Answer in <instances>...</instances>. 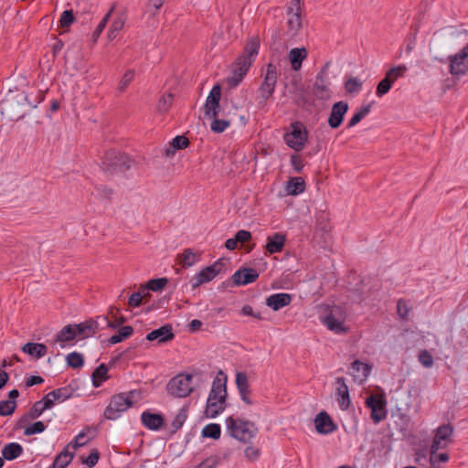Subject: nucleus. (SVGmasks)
<instances>
[{
  "label": "nucleus",
  "instance_id": "f257e3e1",
  "mask_svg": "<svg viewBox=\"0 0 468 468\" xmlns=\"http://www.w3.org/2000/svg\"><path fill=\"white\" fill-rule=\"evenodd\" d=\"M227 377L220 370L212 383L208 394L205 414L207 418L214 419L227 407Z\"/></svg>",
  "mask_w": 468,
  "mask_h": 468
},
{
  "label": "nucleus",
  "instance_id": "f03ea898",
  "mask_svg": "<svg viewBox=\"0 0 468 468\" xmlns=\"http://www.w3.org/2000/svg\"><path fill=\"white\" fill-rule=\"evenodd\" d=\"M30 107H35L27 101V96L23 91L8 90L0 101V110L2 114H5L11 120H19L23 118Z\"/></svg>",
  "mask_w": 468,
  "mask_h": 468
},
{
  "label": "nucleus",
  "instance_id": "7ed1b4c3",
  "mask_svg": "<svg viewBox=\"0 0 468 468\" xmlns=\"http://www.w3.org/2000/svg\"><path fill=\"white\" fill-rule=\"evenodd\" d=\"M136 395H138L136 390L113 395L105 409L104 418L111 420L118 419L122 412L127 410L133 405V399Z\"/></svg>",
  "mask_w": 468,
  "mask_h": 468
},
{
  "label": "nucleus",
  "instance_id": "20e7f679",
  "mask_svg": "<svg viewBox=\"0 0 468 468\" xmlns=\"http://www.w3.org/2000/svg\"><path fill=\"white\" fill-rule=\"evenodd\" d=\"M229 434L243 442H249L257 433L258 428L251 421L229 417L226 420Z\"/></svg>",
  "mask_w": 468,
  "mask_h": 468
},
{
  "label": "nucleus",
  "instance_id": "39448f33",
  "mask_svg": "<svg viewBox=\"0 0 468 468\" xmlns=\"http://www.w3.org/2000/svg\"><path fill=\"white\" fill-rule=\"evenodd\" d=\"M283 138L290 148L299 152L307 142L308 132L301 122H294L291 123L290 131L284 133Z\"/></svg>",
  "mask_w": 468,
  "mask_h": 468
},
{
  "label": "nucleus",
  "instance_id": "423d86ee",
  "mask_svg": "<svg viewBox=\"0 0 468 468\" xmlns=\"http://www.w3.org/2000/svg\"><path fill=\"white\" fill-rule=\"evenodd\" d=\"M226 264L225 260L219 259L213 264L202 269L194 278H192V288L196 289L201 284L212 281L218 274L226 270Z\"/></svg>",
  "mask_w": 468,
  "mask_h": 468
},
{
  "label": "nucleus",
  "instance_id": "0eeeda50",
  "mask_svg": "<svg viewBox=\"0 0 468 468\" xmlns=\"http://www.w3.org/2000/svg\"><path fill=\"white\" fill-rule=\"evenodd\" d=\"M260 44L259 36L252 37L246 44L243 53L237 58L234 66L248 71L255 57L258 55Z\"/></svg>",
  "mask_w": 468,
  "mask_h": 468
},
{
  "label": "nucleus",
  "instance_id": "6e6552de",
  "mask_svg": "<svg viewBox=\"0 0 468 468\" xmlns=\"http://www.w3.org/2000/svg\"><path fill=\"white\" fill-rule=\"evenodd\" d=\"M192 378V375L182 374L173 378L167 385L169 393L177 398L187 397L193 391L191 386Z\"/></svg>",
  "mask_w": 468,
  "mask_h": 468
},
{
  "label": "nucleus",
  "instance_id": "1a4fd4ad",
  "mask_svg": "<svg viewBox=\"0 0 468 468\" xmlns=\"http://www.w3.org/2000/svg\"><path fill=\"white\" fill-rule=\"evenodd\" d=\"M101 165L105 171L122 170L129 167L127 157L115 149H109L104 152Z\"/></svg>",
  "mask_w": 468,
  "mask_h": 468
},
{
  "label": "nucleus",
  "instance_id": "9d476101",
  "mask_svg": "<svg viewBox=\"0 0 468 468\" xmlns=\"http://www.w3.org/2000/svg\"><path fill=\"white\" fill-rule=\"evenodd\" d=\"M448 59L452 75H464L468 71V43L457 54L450 56Z\"/></svg>",
  "mask_w": 468,
  "mask_h": 468
},
{
  "label": "nucleus",
  "instance_id": "9b49d317",
  "mask_svg": "<svg viewBox=\"0 0 468 468\" xmlns=\"http://www.w3.org/2000/svg\"><path fill=\"white\" fill-rule=\"evenodd\" d=\"M366 405L371 410V419L378 423L387 417L386 400L381 395H371L366 399Z\"/></svg>",
  "mask_w": 468,
  "mask_h": 468
},
{
  "label": "nucleus",
  "instance_id": "f8f14e48",
  "mask_svg": "<svg viewBox=\"0 0 468 468\" xmlns=\"http://www.w3.org/2000/svg\"><path fill=\"white\" fill-rule=\"evenodd\" d=\"M220 98H221V88L220 85L216 84L211 89L205 106V116L208 118H215L218 117L219 111H220Z\"/></svg>",
  "mask_w": 468,
  "mask_h": 468
},
{
  "label": "nucleus",
  "instance_id": "ddd939ff",
  "mask_svg": "<svg viewBox=\"0 0 468 468\" xmlns=\"http://www.w3.org/2000/svg\"><path fill=\"white\" fill-rule=\"evenodd\" d=\"M453 427L451 424H443L440 426L435 433L431 447V453H436L440 449L447 446V442H451V437L453 434Z\"/></svg>",
  "mask_w": 468,
  "mask_h": 468
},
{
  "label": "nucleus",
  "instance_id": "4468645a",
  "mask_svg": "<svg viewBox=\"0 0 468 468\" xmlns=\"http://www.w3.org/2000/svg\"><path fill=\"white\" fill-rule=\"evenodd\" d=\"M348 111V103L343 101L335 102L331 108L328 117V125L332 129L338 128L344 120L346 113Z\"/></svg>",
  "mask_w": 468,
  "mask_h": 468
},
{
  "label": "nucleus",
  "instance_id": "2eb2a0df",
  "mask_svg": "<svg viewBox=\"0 0 468 468\" xmlns=\"http://www.w3.org/2000/svg\"><path fill=\"white\" fill-rule=\"evenodd\" d=\"M345 317L338 307L334 308L331 313L324 317V324L335 333L346 332V328L344 324Z\"/></svg>",
  "mask_w": 468,
  "mask_h": 468
},
{
  "label": "nucleus",
  "instance_id": "dca6fc26",
  "mask_svg": "<svg viewBox=\"0 0 468 468\" xmlns=\"http://www.w3.org/2000/svg\"><path fill=\"white\" fill-rule=\"evenodd\" d=\"M175 338L173 327L171 324H166L158 329L153 330L146 335L145 339L148 341L157 340L158 344H165L172 341Z\"/></svg>",
  "mask_w": 468,
  "mask_h": 468
},
{
  "label": "nucleus",
  "instance_id": "f3484780",
  "mask_svg": "<svg viewBox=\"0 0 468 468\" xmlns=\"http://www.w3.org/2000/svg\"><path fill=\"white\" fill-rule=\"evenodd\" d=\"M259 277V273L252 268H242L238 270L231 277L233 284L246 285L255 282Z\"/></svg>",
  "mask_w": 468,
  "mask_h": 468
},
{
  "label": "nucleus",
  "instance_id": "a211bd4d",
  "mask_svg": "<svg viewBox=\"0 0 468 468\" xmlns=\"http://www.w3.org/2000/svg\"><path fill=\"white\" fill-rule=\"evenodd\" d=\"M285 242L286 235L281 232H277L272 236H268L265 249L270 254L278 253L283 250Z\"/></svg>",
  "mask_w": 468,
  "mask_h": 468
},
{
  "label": "nucleus",
  "instance_id": "6ab92c4d",
  "mask_svg": "<svg viewBox=\"0 0 468 468\" xmlns=\"http://www.w3.org/2000/svg\"><path fill=\"white\" fill-rule=\"evenodd\" d=\"M314 423L317 432L321 434L330 433L335 429L332 419L325 411H322L317 414L314 420Z\"/></svg>",
  "mask_w": 468,
  "mask_h": 468
},
{
  "label": "nucleus",
  "instance_id": "aec40b11",
  "mask_svg": "<svg viewBox=\"0 0 468 468\" xmlns=\"http://www.w3.org/2000/svg\"><path fill=\"white\" fill-rule=\"evenodd\" d=\"M336 384L338 385L336 388L337 400L341 410H346L350 406V397L348 387L346 384L344 378H337Z\"/></svg>",
  "mask_w": 468,
  "mask_h": 468
},
{
  "label": "nucleus",
  "instance_id": "412c9836",
  "mask_svg": "<svg viewBox=\"0 0 468 468\" xmlns=\"http://www.w3.org/2000/svg\"><path fill=\"white\" fill-rule=\"evenodd\" d=\"M291 302L292 295L284 292L271 294L266 299V304L273 311H278L289 305Z\"/></svg>",
  "mask_w": 468,
  "mask_h": 468
},
{
  "label": "nucleus",
  "instance_id": "4be33fe9",
  "mask_svg": "<svg viewBox=\"0 0 468 468\" xmlns=\"http://www.w3.org/2000/svg\"><path fill=\"white\" fill-rule=\"evenodd\" d=\"M371 371V366L368 364L363 363L359 360H355L351 364L350 374L352 375L354 380H358L359 382H363L368 377Z\"/></svg>",
  "mask_w": 468,
  "mask_h": 468
},
{
  "label": "nucleus",
  "instance_id": "5701e85b",
  "mask_svg": "<svg viewBox=\"0 0 468 468\" xmlns=\"http://www.w3.org/2000/svg\"><path fill=\"white\" fill-rule=\"evenodd\" d=\"M77 337L82 339L92 336L98 329V323L94 320H88L84 323L74 324Z\"/></svg>",
  "mask_w": 468,
  "mask_h": 468
},
{
  "label": "nucleus",
  "instance_id": "b1692460",
  "mask_svg": "<svg viewBox=\"0 0 468 468\" xmlns=\"http://www.w3.org/2000/svg\"><path fill=\"white\" fill-rule=\"evenodd\" d=\"M141 420L144 426L153 431L159 430L165 422V420L161 414L151 413L148 411L142 413Z\"/></svg>",
  "mask_w": 468,
  "mask_h": 468
},
{
  "label": "nucleus",
  "instance_id": "393cba45",
  "mask_svg": "<svg viewBox=\"0 0 468 468\" xmlns=\"http://www.w3.org/2000/svg\"><path fill=\"white\" fill-rule=\"evenodd\" d=\"M307 49L305 48H295L289 52V59L292 69L295 71L302 68L303 61L307 58Z\"/></svg>",
  "mask_w": 468,
  "mask_h": 468
},
{
  "label": "nucleus",
  "instance_id": "a878e982",
  "mask_svg": "<svg viewBox=\"0 0 468 468\" xmlns=\"http://www.w3.org/2000/svg\"><path fill=\"white\" fill-rule=\"evenodd\" d=\"M77 338L74 324L64 326L57 335L54 343H60V346L64 347V343L73 341Z\"/></svg>",
  "mask_w": 468,
  "mask_h": 468
},
{
  "label": "nucleus",
  "instance_id": "bb28decb",
  "mask_svg": "<svg viewBox=\"0 0 468 468\" xmlns=\"http://www.w3.org/2000/svg\"><path fill=\"white\" fill-rule=\"evenodd\" d=\"M287 14L290 16L287 22L289 31L292 36H295L302 28V17L301 13L293 12V7L289 6Z\"/></svg>",
  "mask_w": 468,
  "mask_h": 468
},
{
  "label": "nucleus",
  "instance_id": "cd10ccee",
  "mask_svg": "<svg viewBox=\"0 0 468 468\" xmlns=\"http://www.w3.org/2000/svg\"><path fill=\"white\" fill-rule=\"evenodd\" d=\"M22 351L38 359L47 354L48 348L44 344L29 342L22 346Z\"/></svg>",
  "mask_w": 468,
  "mask_h": 468
},
{
  "label": "nucleus",
  "instance_id": "c85d7f7f",
  "mask_svg": "<svg viewBox=\"0 0 468 468\" xmlns=\"http://www.w3.org/2000/svg\"><path fill=\"white\" fill-rule=\"evenodd\" d=\"M23 453V447L16 442H10L4 446L2 449L3 458L7 461H12L19 457Z\"/></svg>",
  "mask_w": 468,
  "mask_h": 468
},
{
  "label": "nucleus",
  "instance_id": "c756f323",
  "mask_svg": "<svg viewBox=\"0 0 468 468\" xmlns=\"http://www.w3.org/2000/svg\"><path fill=\"white\" fill-rule=\"evenodd\" d=\"M305 189V183L302 177H292L286 185V192L289 195L296 196L303 193Z\"/></svg>",
  "mask_w": 468,
  "mask_h": 468
},
{
  "label": "nucleus",
  "instance_id": "7c9ffc66",
  "mask_svg": "<svg viewBox=\"0 0 468 468\" xmlns=\"http://www.w3.org/2000/svg\"><path fill=\"white\" fill-rule=\"evenodd\" d=\"M74 457L73 452H69L67 448L64 449L54 460L49 468H66Z\"/></svg>",
  "mask_w": 468,
  "mask_h": 468
},
{
  "label": "nucleus",
  "instance_id": "2f4dec72",
  "mask_svg": "<svg viewBox=\"0 0 468 468\" xmlns=\"http://www.w3.org/2000/svg\"><path fill=\"white\" fill-rule=\"evenodd\" d=\"M92 384L94 387L98 388L101 385V383L109 378L108 376V367L105 364H101L99 367L95 368L92 375Z\"/></svg>",
  "mask_w": 468,
  "mask_h": 468
},
{
  "label": "nucleus",
  "instance_id": "473e14b6",
  "mask_svg": "<svg viewBox=\"0 0 468 468\" xmlns=\"http://www.w3.org/2000/svg\"><path fill=\"white\" fill-rule=\"evenodd\" d=\"M330 83H314V95L321 101H327L331 96Z\"/></svg>",
  "mask_w": 468,
  "mask_h": 468
},
{
  "label": "nucleus",
  "instance_id": "72a5a7b5",
  "mask_svg": "<svg viewBox=\"0 0 468 468\" xmlns=\"http://www.w3.org/2000/svg\"><path fill=\"white\" fill-rule=\"evenodd\" d=\"M46 410L43 403L38 400L35 402L28 412L20 419V422L27 421L28 419H37Z\"/></svg>",
  "mask_w": 468,
  "mask_h": 468
},
{
  "label": "nucleus",
  "instance_id": "f704fd0d",
  "mask_svg": "<svg viewBox=\"0 0 468 468\" xmlns=\"http://www.w3.org/2000/svg\"><path fill=\"white\" fill-rule=\"evenodd\" d=\"M408 68L405 65H399L397 67H393L389 69L385 78L388 79L390 83H394L399 78H401L404 76V74L407 72Z\"/></svg>",
  "mask_w": 468,
  "mask_h": 468
},
{
  "label": "nucleus",
  "instance_id": "c9c22d12",
  "mask_svg": "<svg viewBox=\"0 0 468 468\" xmlns=\"http://www.w3.org/2000/svg\"><path fill=\"white\" fill-rule=\"evenodd\" d=\"M168 283L167 278L152 279L147 282L144 286H142V290H151L153 292H158L163 290Z\"/></svg>",
  "mask_w": 468,
  "mask_h": 468
},
{
  "label": "nucleus",
  "instance_id": "e433bc0d",
  "mask_svg": "<svg viewBox=\"0 0 468 468\" xmlns=\"http://www.w3.org/2000/svg\"><path fill=\"white\" fill-rule=\"evenodd\" d=\"M275 88L271 85L268 84L267 82L262 81L259 88V93L261 96V101L260 104L264 106L267 102V101L272 97L274 93Z\"/></svg>",
  "mask_w": 468,
  "mask_h": 468
},
{
  "label": "nucleus",
  "instance_id": "4c0bfd02",
  "mask_svg": "<svg viewBox=\"0 0 468 468\" xmlns=\"http://www.w3.org/2000/svg\"><path fill=\"white\" fill-rule=\"evenodd\" d=\"M133 329L131 325H125L120 328L117 335L110 337L109 343L112 345L122 342L123 339L132 335Z\"/></svg>",
  "mask_w": 468,
  "mask_h": 468
},
{
  "label": "nucleus",
  "instance_id": "58836bf2",
  "mask_svg": "<svg viewBox=\"0 0 468 468\" xmlns=\"http://www.w3.org/2000/svg\"><path fill=\"white\" fill-rule=\"evenodd\" d=\"M221 429L217 423H210L206 425L202 430V435L206 438H212L218 440L220 438Z\"/></svg>",
  "mask_w": 468,
  "mask_h": 468
},
{
  "label": "nucleus",
  "instance_id": "ea45409f",
  "mask_svg": "<svg viewBox=\"0 0 468 468\" xmlns=\"http://www.w3.org/2000/svg\"><path fill=\"white\" fill-rule=\"evenodd\" d=\"M277 79H278L277 67L272 63H269L266 68V72L264 75L263 81L267 82L268 84H270L275 88L276 83H277Z\"/></svg>",
  "mask_w": 468,
  "mask_h": 468
},
{
  "label": "nucleus",
  "instance_id": "a19ab883",
  "mask_svg": "<svg viewBox=\"0 0 468 468\" xmlns=\"http://www.w3.org/2000/svg\"><path fill=\"white\" fill-rule=\"evenodd\" d=\"M186 418H187V410H186V409L183 408L177 412V414L176 415V417L174 418V420L171 422V428H172L171 432L175 433L179 429H181L183 424L185 423Z\"/></svg>",
  "mask_w": 468,
  "mask_h": 468
},
{
  "label": "nucleus",
  "instance_id": "79ce46f5",
  "mask_svg": "<svg viewBox=\"0 0 468 468\" xmlns=\"http://www.w3.org/2000/svg\"><path fill=\"white\" fill-rule=\"evenodd\" d=\"M371 111V104H367L362 106L357 112H356L353 117L350 119L347 128H351L356 126L358 122L362 121V119L369 113Z\"/></svg>",
  "mask_w": 468,
  "mask_h": 468
},
{
  "label": "nucleus",
  "instance_id": "37998d69",
  "mask_svg": "<svg viewBox=\"0 0 468 468\" xmlns=\"http://www.w3.org/2000/svg\"><path fill=\"white\" fill-rule=\"evenodd\" d=\"M247 70H242V69L235 67L232 70V76L228 78L227 82L230 87H236L242 80L244 76L247 74Z\"/></svg>",
  "mask_w": 468,
  "mask_h": 468
},
{
  "label": "nucleus",
  "instance_id": "c03bdc74",
  "mask_svg": "<svg viewBox=\"0 0 468 468\" xmlns=\"http://www.w3.org/2000/svg\"><path fill=\"white\" fill-rule=\"evenodd\" d=\"M179 258V263L182 264L184 267H190L192 266L197 260L196 254L192 251L191 249H186L184 252L178 256Z\"/></svg>",
  "mask_w": 468,
  "mask_h": 468
},
{
  "label": "nucleus",
  "instance_id": "a18cd8bd",
  "mask_svg": "<svg viewBox=\"0 0 468 468\" xmlns=\"http://www.w3.org/2000/svg\"><path fill=\"white\" fill-rule=\"evenodd\" d=\"M67 364L72 368H80L84 364V359L81 354L78 352L69 353L67 357Z\"/></svg>",
  "mask_w": 468,
  "mask_h": 468
},
{
  "label": "nucleus",
  "instance_id": "49530a36",
  "mask_svg": "<svg viewBox=\"0 0 468 468\" xmlns=\"http://www.w3.org/2000/svg\"><path fill=\"white\" fill-rule=\"evenodd\" d=\"M51 396L54 398V399H57V401L61 400L64 401L72 396V389L69 387H63L57 389H54L51 391Z\"/></svg>",
  "mask_w": 468,
  "mask_h": 468
},
{
  "label": "nucleus",
  "instance_id": "de8ad7c7",
  "mask_svg": "<svg viewBox=\"0 0 468 468\" xmlns=\"http://www.w3.org/2000/svg\"><path fill=\"white\" fill-rule=\"evenodd\" d=\"M16 408V400H2L0 401V416L12 415Z\"/></svg>",
  "mask_w": 468,
  "mask_h": 468
},
{
  "label": "nucleus",
  "instance_id": "09e8293b",
  "mask_svg": "<svg viewBox=\"0 0 468 468\" xmlns=\"http://www.w3.org/2000/svg\"><path fill=\"white\" fill-rule=\"evenodd\" d=\"M212 119L213 121L210 124V128L214 133H223L230 125V122L228 120L218 119V117Z\"/></svg>",
  "mask_w": 468,
  "mask_h": 468
},
{
  "label": "nucleus",
  "instance_id": "8fccbe9b",
  "mask_svg": "<svg viewBox=\"0 0 468 468\" xmlns=\"http://www.w3.org/2000/svg\"><path fill=\"white\" fill-rule=\"evenodd\" d=\"M174 100V95L172 93H167L163 95L158 101V111L165 112L169 110V108L172 106Z\"/></svg>",
  "mask_w": 468,
  "mask_h": 468
},
{
  "label": "nucleus",
  "instance_id": "3c124183",
  "mask_svg": "<svg viewBox=\"0 0 468 468\" xmlns=\"http://www.w3.org/2000/svg\"><path fill=\"white\" fill-rule=\"evenodd\" d=\"M133 77H134V70L133 69H128L124 72L122 80H120L119 82V85H118V88L117 90L120 91V92H122L125 90V89L130 85V83L132 82V80H133Z\"/></svg>",
  "mask_w": 468,
  "mask_h": 468
},
{
  "label": "nucleus",
  "instance_id": "603ef678",
  "mask_svg": "<svg viewBox=\"0 0 468 468\" xmlns=\"http://www.w3.org/2000/svg\"><path fill=\"white\" fill-rule=\"evenodd\" d=\"M151 295L149 292H145L144 295L140 292H133L128 299V304L131 307H138L143 303L144 298H149Z\"/></svg>",
  "mask_w": 468,
  "mask_h": 468
},
{
  "label": "nucleus",
  "instance_id": "864d4df0",
  "mask_svg": "<svg viewBox=\"0 0 468 468\" xmlns=\"http://www.w3.org/2000/svg\"><path fill=\"white\" fill-rule=\"evenodd\" d=\"M362 87V82L355 77L348 79L345 83V89L348 93L358 91Z\"/></svg>",
  "mask_w": 468,
  "mask_h": 468
},
{
  "label": "nucleus",
  "instance_id": "5fc2aeb1",
  "mask_svg": "<svg viewBox=\"0 0 468 468\" xmlns=\"http://www.w3.org/2000/svg\"><path fill=\"white\" fill-rule=\"evenodd\" d=\"M112 12H113V7H112L109 10V12L104 16L102 20L98 25L97 28L95 29V31L92 34V37H93L94 41L97 40V38L100 37V35L101 34V32L105 28V27H106L107 23L109 22V19H110L112 14Z\"/></svg>",
  "mask_w": 468,
  "mask_h": 468
},
{
  "label": "nucleus",
  "instance_id": "6e6d98bb",
  "mask_svg": "<svg viewBox=\"0 0 468 468\" xmlns=\"http://www.w3.org/2000/svg\"><path fill=\"white\" fill-rule=\"evenodd\" d=\"M45 429L46 426L42 421H36L25 429L24 434L26 436H31L36 433L43 432Z\"/></svg>",
  "mask_w": 468,
  "mask_h": 468
},
{
  "label": "nucleus",
  "instance_id": "4d7b16f0",
  "mask_svg": "<svg viewBox=\"0 0 468 468\" xmlns=\"http://www.w3.org/2000/svg\"><path fill=\"white\" fill-rule=\"evenodd\" d=\"M75 20L72 10H65L59 18V26L63 28L69 27Z\"/></svg>",
  "mask_w": 468,
  "mask_h": 468
},
{
  "label": "nucleus",
  "instance_id": "13d9d810",
  "mask_svg": "<svg viewBox=\"0 0 468 468\" xmlns=\"http://www.w3.org/2000/svg\"><path fill=\"white\" fill-rule=\"evenodd\" d=\"M124 22L118 18L114 19L113 22L111 25L110 30L108 32V37L109 39H113L116 37L117 33L121 31L123 27Z\"/></svg>",
  "mask_w": 468,
  "mask_h": 468
},
{
  "label": "nucleus",
  "instance_id": "bf43d9fd",
  "mask_svg": "<svg viewBox=\"0 0 468 468\" xmlns=\"http://www.w3.org/2000/svg\"><path fill=\"white\" fill-rule=\"evenodd\" d=\"M90 428H87V429H86V431H90ZM86 435H87V433H86L85 430H84V431H82L81 432H80V433L76 436L74 442L69 443V444L68 445V447H69V446H70V445H72L73 449H75V450H76V449H78L79 447H81V446L86 445V444L90 441V439H85V438H86Z\"/></svg>",
  "mask_w": 468,
  "mask_h": 468
},
{
  "label": "nucleus",
  "instance_id": "052dcab7",
  "mask_svg": "<svg viewBox=\"0 0 468 468\" xmlns=\"http://www.w3.org/2000/svg\"><path fill=\"white\" fill-rule=\"evenodd\" d=\"M189 144L190 142L188 138H186L184 135H177L173 139L171 145L173 146L174 149L180 150L186 148L189 145Z\"/></svg>",
  "mask_w": 468,
  "mask_h": 468
},
{
  "label": "nucleus",
  "instance_id": "680f3d73",
  "mask_svg": "<svg viewBox=\"0 0 468 468\" xmlns=\"http://www.w3.org/2000/svg\"><path fill=\"white\" fill-rule=\"evenodd\" d=\"M419 361L425 367H431L433 365L432 356L427 350H421L419 353Z\"/></svg>",
  "mask_w": 468,
  "mask_h": 468
},
{
  "label": "nucleus",
  "instance_id": "e2e57ef3",
  "mask_svg": "<svg viewBox=\"0 0 468 468\" xmlns=\"http://www.w3.org/2000/svg\"><path fill=\"white\" fill-rule=\"evenodd\" d=\"M392 84L390 83V81L388 80V79L384 78L378 84V87H377V95L378 97H382L383 95L387 94L390 88H391Z\"/></svg>",
  "mask_w": 468,
  "mask_h": 468
},
{
  "label": "nucleus",
  "instance_id": "0e129e2a",
  "mask_svg": "<svg viewBox=\"0 0 468 468\" xmlns=\"http://www.w3.org/2000/svg\"><path fill=\"white\" fill-rule=\"evenodd\" d=\"M99 457H100V454H99L98 450L97 449H93L90 452V453L89 454V456L86 459L83 460V463H85L87 466L91 468L94 465H96V463L99 461Z\"/></svg>",
  "mask_w": 468,
  "mask_h": 468
},
{
  "label": "nucleus",
  "instance_id": "69168bd1",
  "mask_svg": "<svg viewBox=\"0 0 468 468\" xmlns=\"http://www.w3.org/2000/svg\"><path fill=\"white\" fill-rule=\"evenodd\" d=\"M236 385L238 389L250 387L248 382V377L244 372H238L236 374Z\"/></svg>",
  "mask_w": 468,
  "mask_h": 468
},
{
  "label": "nucleus",
  "instance_id": "338daca9",
  "mask_svg": "<svg viewBox=\"0 0 468 468\" xmlns=\"http://www.w3.org/2000/svg\"><path fill=\"white\" fill-rule=\"evenodd\" d=\"M397 309L398 314L401 318H406L410 311V308L408 306V303L402 299L399 300Z\"/></svg>",
  "mask_w": 468,
  "mask_h": 468
},
{
  "label": "nucleus",
  "instance_id": "774afa93",
  "mask_svg": "<svg viewBox=\"0 0 468 468\" xmlns=\"http://www.w3.org/2000/svg\"><path fill=\"white\" fill-rule=\"evenodd\" d=\"M218 464V460L217 457H208L200 463L195 468H216Z\"/></svg>",
  "mask_w": 468,
  "mask_h": 468
}]
</instances>
